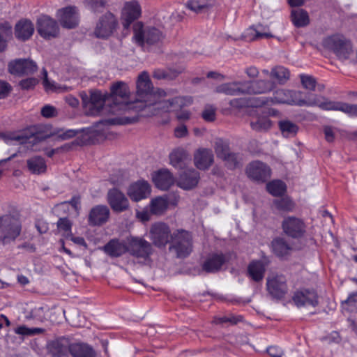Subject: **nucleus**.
<instances>
[{"mask_svg":"<svg viewBox=\"0 0 357 357\" xmlns=\"http://www.w3.org/2000/svg\"><path fill=\"white\" fill-rule=\"evenodd\" d=\"M130 91L127 84L118 82L111 86L109 95L100 91L91 92L89 98L86 93L81 94L83 107L87 115L116 114L126 107Z\"/></svg>","mask_w":357,"mask_h":357,"instance_id":"1","label":"nucleus"},{"mask_svg":"<svg viewBox=\"0 0 357 357\" xmlns=\"http://www.w3.org/2000/svg\"><path fill=\"white\" fill-rule=\"evenodd\" d=\"M245 93H264L271 91L274 84L272 82L259 80L257 82H244Z\"/></svg>","mask_w":357,"mask_h":357,"instance_id":"32","label":"nucleus"},{"mask_svg":"<svg viewBox=\"0 0 357 357\" xmlns=\"http://www.w3.org/2000/svg\"><path fill=\"white\" fill-rule=\"evenodd\" d=\"M37 31L45 39H52L58 36L59 28L57 22L47 15H42L37 20Z\"/></svg>","mask_w":357,"mask_h":357,"instance_id":"15","label":"nucleus"},{"mask_svg":"<svg viewBox=\"0 0 357 357\" xmlns=\"http://www.w3.org/2000/svg\"><path fill=\"white\" fill-rule=\"evenodd\" d=\"M119 26L117 17L111 12L101 15L96 24L93 33L99 38H107L113 35Z\"/></svg>","mask_w":357,"mask_h":357,"instance_id":"12","label":"nucleus"},{"mask_svg":"<svg viewBox=\"0 0 357 357\" xmlns=\"http://www.w3.org/2000/svg\"><path fill=\"white\" fill-rule=\"evenodd\" d=\"M195 166L202 170L209 168L213 162V154L211 149L201 148L197 150L194 155Z\"/></svg>","mask_w":357,"mask_h":357,"instance_id":"28","label":"nucleus"},{"mask_svg":"<svg viewBox=\"0 0 357 357\" xmlns=\"http://www.w3.org/2000/svg\"><path fill=\"white\" fill-rule=\"evenodd\" d=\"M41 114L46 118L53 117L56 115V110L54 107L47 105L41 109Z\"/></svg>","mask_w":357,"mask_h":357,"instance_id":"59","label":"nucleus"},{"mask_svg":"<svg viewBox=\"0 0 357 357\" xmlns=\"http://www.w3.org/2000/svg\"><path fill=\"white\" fill-rule=\"evenodd\" d=\"M283 232L290 238H301L306 232V225L301 218L286 217L282 222Z\"/></svg>","mask_w":357,"mask_h":357,"instance_id":"13","label":"nucleus"},{"mask_svg":"<svg viewBox=\"0 0 357 357\" xmlns=\"http://www.w3.org/2000/svg\"><path fill=\"white\" fill-rule=\"evenodd\" d=\"M170 200L167 196H159L152 199L149 204V209L153 215H160L168 208Z\"/></svg>","mask_w":357,"mask_h":357,"instance_id":"34","label":"nucleus"},{"mask_svg":"<svg viewBox=\"0 0 357 357\" xmlns=\"http://www.w3.org/2000/svg\"><path fill=\"white\" fill-rule=\"evenodd\" d=\"M301 83L304 88L313 91L316 86V81L314 78L309 75H301Z\"/></svg>","mask_w":357,"mask_h":357,"instance_id":"53","label":"nucleus"},{"mask_svg":"<svg viewBox=\"0 0 357 357\" xmlns=\"http://www.w3.org/2000/svg\"><path fill=\"white\" fill-rule=\"evenodd\" d=\"M305 99L303 98V93L301 91L280 89L274 93L273 98L271 99L266 98L257 99L254 106L260 107L271 102L273 104H287L302 107L305 104Z\"/></svg>","mask_w":357,"mask_h":357,"instance_id":"6","label":"nucleus"},{"mask_svg":"<svg viewBox=\"0 0 357 357\" xmlns=\"http://www.w3.org/2000/svg\"><path fill=\"white\" fill-rule=\"evenodd\" d=\"M35 27L29 20H20L15 26V36L17 39L25 41L29 40L34 33Z\"/></svg>","mask_w":357,"mask_h":357,"instance_id":"31","label":"nucleus"},{"mask_svg":"<svg viewBox=\"0 0 357 357\" xmlns=\"http://www.w3.org/2000/svg\"><path fill=\"white\" fill-rule=\"evenodd\" d=\"M255 28L256 31H259L260 33L257 34L259 39L273 37L272 34L269 31V28L268 26L258 24L255 26Z\"/></svg>","mask_w":357,"mask_h":357,"instance_id":"57","label":"nucleus"},{"mask_svg":"<svg viewBox=\"0 0 357 357\" xmlns=\"http://www.w3.org/2000/svg\"><path fill=\"white\" fill-rule=\"evenodd\" d=\"M279 128L282 135L285 137H294L298 130V126L289 120L280 121Z\"/></svg>","mask_w":357,"mask_h":357,"instance_id":"44","label":"nucleus"},{"mask_svg":"<svg viewBox=\"0 0 357 357\" xmlns=\"http://www.w3.org/2000/svg\"><path fill=\"white\" fill-rule=\"evenodd\" d=\"M169 250L174 252L178 258L188 257L192 251L191 234L186 231H178L172 236Z\"/></svg>","mask_w":357,"mask_h":357,"instance_id":"11","label":"nucleus"},{"mask_svg":"<svg viewBox=\"0 0 357 357\" xmlns=\"http://www.w3.org/2000/svg\"><path fill=\"white\" fill-rule=\"evenodd\" d=\"M216 111L217 108L214 105H206L202 112V117L206 121L212 122L216 118Z\"/></svg>","mask_w":357,"mask_h":357,"instance_id":"50","label":"nucleus"},{"mask_svg":"<svg viewBox=\"0 0 357 357\" xmlns=\"http://www.w3.org/2000/svg\"><path fill=\"white\" fill-rule=\"evenodd\" d=\"M151 192V186L149 183L144 180H139L128 187L127 195L132 201L137 202L146 199Z\"/></svg>","mask_w":357,"mask_h":357,"instance_id":"18","label":"nucleus"},{"mask_svg":"<svg viewBox=\"0 0 357 357\" xmlns=\"http://www.w3.org/2000/svg\"><path fill=\"white\" fill-rule=\"evenodd\" d=\"M347 304L351 307H357V292L349 296L347 299L342 302V305Z\"/></svg>","mask_w":357,"mask_h":357,"instance_id":"64","label":"nucleus"},{"mask_svg":"<svg viewBox=\"0 0 357 357\" xmlns=\"http://www.w3.org/2000/svg\"><path fill=\"white\" fill-rule=\"evenodd\" d=\"M268 355L271 357H287L286 354H284L282 350L276 346H271L267 349Z\"/></svg>","mask_w":357,"mask_h":357,"instance_id":"60","label":"nucleus"},{"mask_svg":"<svg viewBox=\"0 0 357 357\" xmlns=\"http://www.w3.org/2000/svg\"><path fill=\"white\" fill-rule=\"evenodd\" d=\"M45 309V308L43 307H35L32 310L33 317L40 321H43L45 319V316L44 314Z\"/></svg>","mask_w":357,"mask_h":357,"instance_id":"63","label":"nucleus"},{"mask_svg":"<svg viewBox=\"0 0 357 357\" xmlns=\"http://www.w3.org/2000/svg\"><path fill=\"white\" fill-rule=\"evenodd\" d=\"M214 149L217 157L224 160L229 167L233 168L236 166L237 156L230 151L227 142L218 139L215 142Z\"/></svg>","mask_w":357,"mask_h":357,"instance_id":"20","label":"nucleus"},{"mask_svg":"<svg viewBox=\"0 0 357 357\" xmlns=\"http://www.w3.org/2000/svg\"><path fill=\"white\" fill-rule=\"evenodd\" d=\"M169 160L171 165L174 167L182 168L185 165L186 161L190 160V158L185 149L178 148L170 153Z\"/></svg>","mask_w":357,"mask_h":357,"instance_id":"37","label":"nucleus"},{"mask_svg":"<svg viewBox=\"0 0 357 357\" xmlns=\"http://www.w3.org/2000/svg\"><path fill=\"white\" fill-rule=\"evenodd\" d=\"M216 92L230 96L243 94L245 93L244 82L222 84L216 88Z\"/></svg>","mask_w":357,"mask_h":357,"instance_id":"35","label":"nucleus"},{"mask_svg":"<svg viewBox=\"0 0 357 357\" xmlns=\"http://www.w3.org/2000/svg\"><path fill=\"white\" fill-rule=\"evenodd\" d=\"M248 274L255 281L258 282L262 280L265 272V266L260 261H254L248 266Z\"/></svg>","mask_w":357,"mask_h":357,"instance_id":"41","label":"nucleus"},{"mask_svg":"<svg viewBox=\"0 0 357 357\" xmlns=\"http://www.w3.org/2000/svg\"><path fill=\"white\" fill-rule=\"evenodd\" d=\"M274 204L277 208L285 211H291L294 208V202L289 197L275 200L274 202Z\"/></svg>","mask_w":357,"mask_h":357,"instance_id":"52","label":"nucleus"},{"mask_svg":"<svg viewBox=\"0 0 357 357\" xmlns=\"http://www.w3.org/2000/svg\"><path fill=\"white\" fill-rule=\"evenodd\" d=\"M68 347L67 340L60 338L50 342L47 345V349L52 356L62 357L66 354Z\"/></svg>","mask_w":357,"mask_h":357,"instance_id":"36","label":"nucleus"},{"mask_svg":"<svg viewBox=\"0 0 357 357\" xmlns=\"http://www.w3.org/2000/svg\"><path fill=\"white\" fill-rule=\"evenodd\" d=\"M22 224L20 219L13 215H5L0 218V243L5 245L14 242L20 235Z\"/></svg>","mask_w":357,"mask_h":357,"instance_id":"8","label":"nucleus"},{"mask_svg":"<svg viewBox=\"0 0 357 357\" xmlns=\"http://www.w3.org/2000/svg\"><path fill=\"white\" fill-rule=\"evenodd\" d=\"M325 138L327 142H332L335 139V130L331 127H325L324 129Z\"/></svg>","mask_w":357,"mask_h":357,"instance_id":"62","label":"nucleus"},{"mask_svg":"<svg viewBox=\"0 0 357 357\" xmlns=\"http://www.w3.org/2000/svg\"><path fill=\"white\" fill-rule=\"evenodd\" d=\"M241 320V317H234L233 315H231V316H223V317H219L218 319H215V323L217 324H222V323H226V322H229V323H231V324H236L237 322H238L239 321Z\"/></svg>","mask_w":357,"mask_h":357,"instance_id":"58","label":"nucleus"},{"mask_svg":"<svg viewBox=\"0 0 357 357\" xmlns=\"http://www.w3.org/2000/svg\"><path fill=\"white\" fill-rule=\"evenodd\" d=\"M71 227L72 224L67 218H60L57 222L59 231L66 237L71 236Z\"/></svg>","mask_w":357,"mask_h":357,"instance_id":"51","label":"nucleus"},{"mask_svg":"<svg viewBox=\"0 0 357 357\" xmlns=\"http://www.w3.org/2000/svg\"><path fill=\"white\" fill-rule=\"evenodd\" d=\"M82 130L75 129H55L47 132L43 127H31L27 130L17 132L0 133V140L8 145H20L28 151H38V144L52 136L61 140H67L76 136Z\"/></svg>","mask_w":357,"mask_h":357,"instance_id":"2","label":"nucleus"},{"mask_svg":"<svg viewBox=\"0 0 357 357\" xmlns=\"http://www.w3.org/2000/svg\"><path fill=\"white\" fill-rule=\"evenodd\" d=\"M169 236L170 229L165 223H155L150 229L149 238L158 248L165 247L169 241Z\"/></svg>","mask_w":357,"mask_h":357,"instance_id":"16","label":"nucleus"},{"mask_svg":"<svg viewBox=\"0 0 357 357\" xmlns=\"http://www.w3.org/2000/svg\"><path fill=\"white\" fill-rule=\"evenodd\" d=\"M304 106H316L324 110L341 111L350 116H357V105L331 101L322 96H308Z\"/></svg>","mask_w":357,"mask_h":357,"instance_id":"5","label":"nucleus"},{"mask_svg":"<svg viewBox=\"0 0 357 357\" xmlns=\"http://www.w3.org/2000/svg\"><path fill=\"white\" fill-rule=\"evenodd\" d=\"M83 2L86 8L92 12L96 13L100 12L101 9L105 8L107 0H84Z\"/></svg>","mask_w":357,"mask_h":357,"instance_id":"49","label":"nucleus"},{"mask_svg":"<svg viewBox=\"0 0 357 357\" xmlns=\"http://www.w3.org/2000/svg\"><path fill=\"white\" fill-rule=\"evenodd\" d=\"M162 38V32L155 27L144 26L140 22L133 25L132 40L138 45L155 44L160 41Z\"/></svg>","mask_w":357,"mask_h":357,"instance_id":"9","label":"nucleus"},{"mask_svg":"<svg viewBox=\"0 0 357 357\" xmlns=\"http://www.w3.org/2000/svg\"><path fill=\"white\" fill-rule=\"evenodd\" d=\"M271 247L273 253L279 257L288 255L291 250V248L289 243L282 238L274 239L272 241Z\"/></svg>","mask_w":357,"mask_h":357,"instance_id":"38","label":"nucleus"},{"mask_svg":"<svg viewBox=\"0 0 357 357\" xmlns=\"http://www.w3.org/2000/svg\"><path fill=\"white\" fill-rule=\"evenodd\" d=\"M44 331L45 330L42 328H29L25 325H20L14 328L15 333L22 336H34Z\"/></svg>","mask_w":357,"mask_h":357,"instance_id":"48","label":"nucleus"},{"mask_svg":"<svg viewBox=\"0 0 357 357\" xmlns=\"http://www.w3.org/2000/svg\"><path fill=\"white\" fill-rule=\"evenodd\" d=\"M250 126L257 132H266L272 126L271 121L267 116H253L250 120Z\"/></svg>","mask_w":357,"mask_h":357,"instance_id":"40","label":"nucleus"},{"mask_svg":"<svg viewBox=\"0 0 357 357\" xmlns=\"http://www.w3.org/2000/svg\"><path fill=\"white\" fill-rule=\"evenodd\" d=\"M322 46L334 52L340 59H347L352 52V45L343 36L335 34L325 38Z\"/></svg>","mask_w":357,"mask_h":357,"instance_id":"10","label":"nucleus"},{"mask_svg":"<svg viewBox=\"0 0 357 357\" xmlns=\"http://www.w3.org/2000/svg\"><path fill=\"white\" fill-rule=\"evenodd\" d=\"M192 103V98L189 96L176 97L174 98L160 100L157 107L158 114L160 112H175L176 116L179 121H188L191 117V112L187 109H183Z\"/></svg>","mask_w":357,"mask_h":357,"instance_id":"4","label":"nucleus"},{"mask_svg":"<svg viewBox=\"0 0 357 357\" xmlns=\"http://www.w3.org/2000/svg\"><path fill=\"white\" fill-rule=\"evenodd\" d=\"M266 189L273 196L279 197L284 194L287 186L282 181L274 180L267 183Z\"/></svg>","mask_w":357,"mask_h":357,"instance_id":"45","label":"nucleus"},{"mask_svg":"<svg viewBox=\"0 0 357 357\" xmlns=\"http://www.w3.org/2000/svg\"><path fill=\"white\" fill-rule=\"evenodd\" d=\"M291 17L293 23L298 27L306 26L309 23L308 14L306 11L302 9L292 10Z\"/></svg>","mask_w":357,"mask_h":357,"instance_id":"46","label":"nucleus"},{"mask_svg":"<svg viewBox=\"0 0 357 357\" xmlns=\"http://www.w3.org/2000/svg\"><path fill=\"white\" fill-rule=\"evenodd\" d=\"M43 84L46 91H56L57 88L56 86V84L54 82H51L47 78V72L46 70L43 69Z\"/></svg>","mask_w":357,"mask_h":357,"instance_id":"55","label":"nucleus"},{"mask_svg":"<svg viewBox=\"0 0 357 357\" xmlns=\"http://www.w3.org/2000/svg\"><path fill=\"white\" fill-rule=\"evenodd\" d=\"M68 351L73 357H96L91 347L84 343H73L69 345Z\"/></svg>","mask_w":357,"mask_h":357,"instance_id":"33","label":"nucleus"},{"mask_svg":"<svg viewBox=\"0 0 357 357\" xmlns=\"http://www.w3.org/2000/svg\"><path fill=\"white\" fill-rule=\"evenodd\" d=\"M103 251L112 257H119L128 252L127 236L123 239H111L102 248Z\"/></svg>","mask_w":357,"mask_h":357,"instance_id":"24","label":"nucleus"},{"mask_svg":"<svg viewBox=\"0 0 357 357\" xmlns=\"http://www.w3.org/2000/svg\"><path fill=\"white\" fill-rule=\"evenodd\" d=\"M292 300L298 307H314L318 304L317 293L314 291H310L307 289L295 292Z\"/></svg>","mask_w":357,"mask_h":357,"instance_id":"25","label":"nucleus"},{"mask_svg":"<svg viewBox=\"0 0 357 357\" xmlns=\"http://www.w3.org/2000/svg\"><path fill=\"white\" fill-rule=\"evenodd\" d=\"M109 209L107 206L98 205L90 211L89 214V223L93 226H100L105 223L109 217Z\"/></svg>","mask_w":357,"mask_h":357,"instance_id":"27","label":"nucleus"},{"mask_svg":"<svg viewBox=\"0 0 357 357\" xmlns=\"http://www.w3.org/2000/svg\"><path fill=\"white\" fill-rule=\"evenodd\" d=\"M56 16L64 28L73 29L78 24V13L75 6H68L59 10Z\"/></svg>","mask_w":357,"mask_h":357,"instance_id":"19","label":"nucleus"},{"mask_svg":"<svg viewBox=\"0 0 357 357\" xmlns=\"http://www.w3.org/2000/svg\"><path fill=\"white\" fill-rule=\"evenodd\" d=\"M137 93L138 102L144 103V109L150 112L151 115H157V107H160L158 102L164 100L167 93L160 89L152 91L151 83L149 75L146 72L142 73L137 81Z\"/></svg>","mask_w":357,"mask_h":357,"instance_id":"3","label":"nucleus"},{"mask_svg":"<svg viewBox=\"0 0 357 357\" xmlns=\"http://www.w3.org/2000/svg\"><path fill=\"white\" fill-rule=\"evenodd\" d=\"M246 174L249 178L254 181L264 182L270 178L271 169L264 162L254 161L248 165Z\"/></svg>","mask_w":357,"mask_h":357,"instance_id":"17","label":"nucleus"},{"mask_svg":"<svg viewBox=\"0 0 357 357\" xmlns=\"http://www.w3.org/2000/svg\"><path fill=\"white\" fill-rule=\"evenodd\" d=\"M27 167L33 174H42L46 171L47 165L45 160L39 156L33 157L27 160Z\"/></svg>","mask_w":357,"mask_h":357,"instance_id":"42","label":"nucleus"},{"mask_svg":"<svg viewBox=\"0 0 357 357\" xmlns=\"http://www.w3.org/2000/svg\"><path fill=\"white\" fill-rule=\"evenodd\" d=\"M266 285L269 294L274 298H280L287 291L286 279L282 275L269 277Z\"/></svg>","mask_w":357,"mask_h":357,"instance_id":"21","label":"nucleus"},{"mask_svg":"<svg viewBox=\"0 0 357 357\" xmlns=\"http://www.w3.org/2000/svg\"><path fill=\"white\" fill-rule=\"evenodd\" d=\"M11 90L10 85L0 80V99L6 97Z\"/></svg>","mask_w":357,"mask_h":357,"instance_id":"61","label":"nucleus"},{"mask_svg":"<svg viewBox=\"0 0 357 357\" xmlns=\"http://www.w3.org/2000/svg\"><path fill=\"white\" fill-rule=\"evenodd\" d=\"M37 70L34 61L29 59H16L9 63L8 70L11 74L17 75L33 73Z\"/></svg>","mask_w":357,"mask_h":357,"instance_id":"23","label":"nucleus"},{"mask_svg":"<svg viewBox=\"0 0 357 357\" xmlns=\"http://www.w3.org/2000/svg\"><path fill=\"white\" fill-rule=\"evenodd\" d=\"M12 26L8 22L0 24V52L7 47V42L12 38Z\"/></svg>","mask_w":357,"mask_h":357,"instance_id":"43","label":"nucleus"},{"mask_svg":"<svg viewBox=\"0 0 357 357\" xmlns=\"http://www.w3.org/2000/svg\"><path fill=\"white\" fill-rule=\"evenodd\" d=\"M107 202L112 210L117 213L123 212L129 208L128 199L116 188L108 191Z\"/></svg>","mask_w":357,"mask_h":357,"instance_id":"22","label":"nucleus"},{"mask_svg":"<svg viewBox=\"0 0 357 357\" xmlns=\"http://www.w3.org/2000/svg\"><path fill=\"white\" fill-rule=\"evenodd\" d=\"M152 179L155 186L163 190L169 188L174 183L173 175L166 169L155 172L153 174Z\"/></svg>","mask_w":357,"mask_h":357,"instance_id":"30","label":"nucleus"},{"mask_svg":"<svg viewBox=\"0 0 357 357\" xmlns=\"http://www.w3.org/2000/svg\"><path fill=\"white\" fill-rule=\"evenodd\" d=\"M199 180V174L195 169H188L180 174L177 185L184 190H190L195 188Z\"/></svg>","mask_w":357,"mask_h":357,"instance_id":"29","label":"nucleus"},{"mask_svg":"<svg viewBox=\"0 0 357 357\" xmlns=\"http://www.w3.org/2000/svg\"><path fill=\"white\" fill-rule=\"evenodd\" d=\"M227 257L221 253L208 255L202 263V268L208 273H214L220 271L227 262Z\"/></svg>","mask_w":357,"mask_h":357,"instance_id":"26","label":"nucleus"},{"mask_svg":"<svg viewBox=\"0 0 357 357\" xmlns=\"http://www.w3.org/2000/svg\"><path fill=\"white\" fill-rule=\"evenodd\" d=\"M142 14V8L137 1H126L121 10V22L124 29H128L131 24Z\"/></svg>","mask_w":357,"mask_h":357,"instance_id":"14","label":"nucleus"},{"mask_svg":"<svg viewBox=\"0 0 357 357\" xmlns=\"http://www.w3.org/2000/svg\"><path fill=\"white\" fill-rule=\"evenodd\" d=\"M271 77L280 84L284 83L289 78V72L282 66H277L272 69Z\"/></svg>","mask_w":357,"mask_h":357,"instance_id":"47","label":"nucleus"},{"mask_svg":"<svg viewBox=\"0 0 357 357\" xmlns=\"http://www.w3.org/2000/svg\"><path fill=\"white\" fill-rule=\"evenodd\" d=\"M215 4V0H189L187 3V7L198 13L207 10L214 6Z\"/></svg>","mask_w":357,"mask_h":357,"instance_id":"39","label":"nucleus"},{"mask_svg":"<svg viewBox=\"0 0 357 357\" xmlns=\"http://www.w3.org/2000/svg\"><path fill=\"white\" fill-rule=\"evenodd\" d=\"M128 253L134 257L139 262L149 264L153 254L151 244L142 237L129 235L127 236Z\"/></svg>","mask_w":357,"mask_h":357,"instance_id":"7","label":"nucleus"},{"mask_svg":"<svg viewBox=\"0 0 357 357\" xmlns=\"http://www.w3.org/2000/svg\"><path fill=\"white\" fill-rule=\"evenodd\" d=\"M38 83L37 79L31 77L22 80L20 84L22 89L28 90L33 88Z\"/></svg>","mask_w":357,"mask_h":357,"instance_id":"56","label":"nucleus"},{"mask_svg":"<svg viewBox=\"0 0 357 357\" xmlns=\"http://www.w3.org/2000/svg\"><path fill=\"white\" fill-rule=\"evenodd\" d=\"M257 34H260L259 31H256L255 26H251L245 30L243 33V37L247 40H254L259 39Z\"/></svg>","mask_w":357,"mask_h":357,"instance_id":"54","label":"nucleus"}]
</instances>
